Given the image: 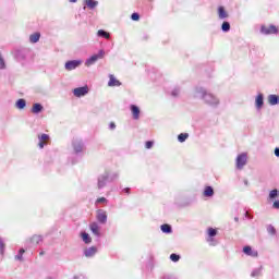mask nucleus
Returning a JSON list of instances; mask_svg holds the SVG:
<instances>
[{
  "instance_id": "f257e3e1",
  "label": "nucleus",
  "mask_w": 279,
  "mask_h": 279,
  "mask_svg": "<svg viewBox=\"0 0 279 279\" xmlns=\"http://www.w3.org/2000/svg\"><path fill=\"white\" fill-rule=\"evenodd\" d=\"M195 97L203 99L204 104L211 106L213 108H217V106H219V98L214 94L208 93L204 87L195 88Z\"/></svg>"
},
{
  "instance_id": "f03ea898",
  "label": "nucleus",
  "mask_w": 279,
  "mask_h": 279,
  "mask_svg": "<svg viewBox=\"0 0 279 279\" xmlns=\"http://www.w3.org/2000/svg\"><path fill=\"white\" fill-rule=\"evenodd\" d=\"M119 179V172H104L97 178V189L101 191V189H106L110 182H114V180Z\"/></svg>"
},
{
  "instance_id": "7ed1b4c3",
  "label": "nucleus",
  "mask_w": 279,
  "mask_h": 279,
  "mask_svg": "<svg viewBox=\"0 0 279 279\" xmlns=\"http://www.w3.org/2000/svg\"><path fill=\"white\" fill-rule=\"evenodd\" d=\"M12 56L20 64H26L32 56V50L29 48H16L13 50Z\"/></svg>"
},
{
  "instance_id": "20e7f679",
  "label": "nucleus",
  "mask_w": 279,
  "mask_h": 279,
  "mask_svg": "<svg viewBox=\"0 0 279 279\" xmlns=\"http://www.w3.org/2000/svg\"><path fill=\"white\" fill-rule=\"evenodd\" d=\"M72 149H73L74 156L82 158V156H84L86 146H84V142L82 140L75 138L72 141Z\"/></svg>"
},
{
  "instance_id": "39448f33",
  "label": "nucleus",
  "mask_w": 279,
  "mask_h": 279,
  "mask_svg": "<svg viewBox=\"0 0 279 279\" xmlns=\"http://www.w3.org/2000/svg\"><path fill=\"white\" fill-rule=\"evenodd\" d=\"M105 53L106 52L104 50H99L97 54H94L86 59L85 66H93V64H95L97 60H101V58H104Z\"/></svg>"
},
{
  "instance_id": "423d86ee",
  "label": "nucleus",
  "mask_w": 279,
  "mask_h": 279,
  "mask_svg": "<svg viewBox=\"0 0 279 279\" xmlns=\"http://www.w3.org/2000/svg\"><path fill=\"white\" fill-rule=\"evenodd\" d=\"M260 34H264V36H270L271 34H278V27L274 24H270L269 26L262 25Z\"/></svg>"
},
{
  "instance_id": "0eeeda50",
  "label": "nucleus",
  "mask_w": 279,
  "mask_h": 279,
  "mask_svg": "<svg viewBox=\"0 0 279 279\" xmlns=\"http://www.w3.org/2000/svg\"><path fill=\"white\" fill-rule=\"evenodd\" d=\"M236 169H243L247 165V154L242 153L236 157L235 160Z\"/></svg>"
},
{
  "instance_id": "6e6552de",
  "label": "nucleus",
  "mask_w": 279,
  "mask_h": 279,
  "mask_svg": "<svg viewBox=\"0 0 279 279\" xmlns=\"http://www.w3.org/2000/svg\"><path fill=\"white\" fill-rule=\"evenodd\" d=\"M82 65V60H70L65 62L64 69L65 71H75L78 66Z\"/></svg>"
},
{
  "instance_id": "1a4fd4ad",
  "label": "nucleus",
  "mask_w": 279,
  "mask_h": 279,
  "mask_svg": "<svg viewBox=\"0 0 279 279\" xmlns=\"http://www.w3.org/2000/svg\"><path fill=\"white\" fill-rule=\"evenodd\" d=\"M96 219L98 223H101V225L108 223V214L104 209H98L96 213Z\"/></svg>"
},
{
  "instance_id": "9d476101",
  "label": "nucleus",
  "mask_w": 279,
  "mask_h": 279,
  "mask_svg": "<svg viewBox=\"0 0 279 279\" xmlns=\"http://www.w3.org/2000/svg\"><path fill=\"white\" fill-rule=\"evenodd\" d=\"M97 246H89L83 251V256H85V258H94V256L97 255Z\"/></svg>"
},
{
  "instance_id": "9b49d317",
  "label": "nucleus",
  "mask_w": 279,
  "mask_h": 279,
  "mask_svg": "<svg viewBox=\"0 0 279 279\" xmlns=\"http://www.w3.org/2000/svg\"><path fill=\"white\" fill-rule=\"evenodd\" d=\"M88 93V86L77 87L73 89L74 97H86Z\"/></svg>"
},
{
  "instance_id": "f8f14e48",
  "label": "nucleus",
  "mask_w": 279,
  "mask_h": 279,
  "mask_svg": "<svg viewBox=\"0 0 279 279\" xmlns=\"http://www.w3.org/2000/svg\"><path fill=\"white\" fill-rule=\"evenodd\" d=\"M130 110L134 121H138V119H141V108H138L136 105H131Z\"/></svg>"
},
{
  "instance_id": "ddd939ff",
  "label": "nucleus",
  "mask_w": 279,
  "mask_h": 279,
  "mask_svg": "<svg viewBox=\"0 0 279 279\" xmlns=\"http://www.w3.org/2000/svg\"><path fill=\"white\" fill-rule=\"evenodd\" d=\"M265 106V96L263 94H258L255 98V107L257 110H262Z\"/></svg>"
},
{
  "instance_id": "4468645a",
  "label": "nucleus",
  "mask_w": 279,
  "mask_h": 279,
  "mask_svg": "<svg viewBox=\"0 0 279 279\" xmlns=\"http://www.w3.org/2000/svg\"><path fill=\"white\" fill-rule=\"evenodd\" d=\"M121 85H122L121 81L117 80V77H114V74H109L108 86L110 88H114V86L119 87Z\"/></svg>"
},
{
  "instance_id": "2eb2a0df",
  "label": "nucleus",
  "mask_w": 279,
  "mask_h": 279,
  "mask_svg": "<svg viewBox=\"0 0 279 279\" xmlns=\"http://www.w3.org/2000/svg\"><path fill=\"white\" fill-rule=\"evenodd\" d=\"M84 7L83 9L86 10V8H88V10H95V8H97V5H99V1L97 0H84Z\"/></svg>"
},
{
  "instance_id": "dca6fc26",
  "label": "nucleus",
  "mask_w": 279,
  "mask_h": 279,
  "mask_svg": "<svg viewBox=\"0 0 279 279\" xmlns=\"http://www.w3.org/2000/svg\"><path fill=\"white\" fill-rule=\"evenodd\" d=\"M89 229L93 232V235L97 236V239L101 236V231H99V225L97 222H92Z\"/></svg>"
},
{
  "instance_id": "f3484780",
  "label": "nucleus",
  "mask_w": 279,
  "mask_h": 279,
  "mask_svg": "<svg viewBox=\"0 0 279 279\" xmlns=\"http://www.w3.org/2000/svg\"><path fill=\"white\" fill-rule=\"evenodd\" d=\"M228 16H230L228 14V11H226L225 7H218V19L219 21H226V19H228Z\"/></svg>"
},
{
  "instance_id": "a211bd4d",
  "label": "nucleus",
  "mask_w": 279,
  "mask_h": 279,
  "mask_svg": "<svg viewBox=\"0 0 279 279\" xmlns=\"http://www.w3.org/2000/svg\"><path fill=\"white\" fill-rule=\"evenodd\" d=\"M43 110H45V107H43L40 102H36L33 105L31 112H33V114H40Z\"/></svg>"
},
{
  "instance_id": "6ab92c4d",
  "label": "nucleus",
  "mask_w": 279,
  "mask_h": 279,
  "mask_svg": "<svg viewBox=\"0 0 279 279\" xmlns=\"http://www.w3.org/2000/svg\"><path fill=\"white\" fill-rule=\"evenodd\" d=\"M81 239L85 245H90L93 243V238L86 231L81 232Z\"/></svg>"
},
{
  "instance_id": "aec40b11",
  "label": "nucleus",
  "mask_w": 279,
  "mask_h": 279,
  "mask_svg": "<svg viewBox=\"0 0 279 279\" xmlns=\"http://www.w3.org/2000/svg\"><path fill=\"white\" fill-rule=\"evenodd\" d=\"M243 252L246 254V256H252L253 258L258 256V251L252 250V246H244Z\"/></svg>"
},
{
  "instance_id": "412c9836",
  "label": "nucleus",
  "mask_w": 279,
  "mask_h": 279,
  "mask_svg": "<svg viewBox=\"0 0 279 279\" xmlns=\"http://www.w3.org/2000/svg\"><path fill=\"white\" fill-rule=\"evenodd\" d=\"M269 106H278L279 105V96L276 94H270L268 96Z\"/></svg>"
},
{
  "instance_id": "4be33fe9",
  "label": "nucleus",
  "mask_w": 279,
  "mask_h": 279,
  "mask_svg": "<svg viewBox=\"0 0 279 279\" xmlns=\"http://www.w3.org/2000/svg\"><path fill=\"white\" fill-rule=\"evenodd\" d=\"M203 195H204V197H214L215 189H213V186H210V185L205 186Z\"/></svg>"
},
{
  "instance_id": "5701e85b",
  "label": "nucleus",
  "mask_w": 279,
  "mask_h": 279,
  "mask_svg": "<svg viewBox=\"0 0 279 279\" xmlns=\"http://www.w3.org/2000/svg\"><path fill=\"white\" fill-rule=\"evenodd\" d=\"M160 230L163 232V234H171V232H173V228L168 223L161 225Z\"/></svg>"
},
{
  "instance_id": "b1692460",
  "label": "nucleus",
  "mask_w": 279,
  "mask_h": 279,
  "mask_svg": "<svg viewBox=\"0 0 279 279\" xmlns=\"http://www.w3.org/2000/svg\"><path fill=\"white\" fill-rule=\"evenodd\" d=\"M15 106L19 110H24V108L27 106V101L25 99L20 98L16 102Z\"/></svg>"
},
{
  "instance_id": "393cba45",
  "label": "nucleus",
  "mask_w": 279,
  "mask_h": 279,
  "mask_svg": "<svg viewBox=\"0 0 279 279\" xmlns=\"http://www.w3.org/2000/svg\"><path fill=\"white\" fill-rule=\"evenodd\" d=\"M31 242L33 245H40V243H43V235H33Z\"/></svg>"
},
{
  "instance_id": "a878e982",
  "label": "nucleus",
  "mask_w": 279,
  "mask_h": 279,
  "mask_svg": "<svg viewBox=\"0 0 279 279\" xmlns=\"http://www.w3.org/2000/svg\"><path fill=\"white\" fill-rule=\"evenodd\" d=\"M263 274V266H259L258 268H255L251 272V278H258Z\"/></svg>"
},
{
  "instance_id": "bb28decb",
  "label": "nucleus",
  "mask_w": 279,
  "mask_h": 279,
  "mask_svg": "<svg viewBox=\"0 0 279 279\" xmlns=\"http://www.w3.org/2000/svg\"><path fill=\"white\" fill-rule=\"evenodd\" d=\"M97 36H98V38H106V40H109V38H110V33H108V32H106V31H104V29H99V31L97 32Z\"/></svg>"
},
{
  "instance_id": "cd10ccee",
  "label": "nucleus",
  "mask_w": 279,
  "mask_h": 279,
  "mask_svg": "<svg viewBox=\"0 0 279 279\" xmlns=\"http://www.w3.org/2000/svg\"><path fill=\"white\" fill-rule=\"evenodd\" d=\"M40 40V33H34L29 36V43L36 44Z\"/></svg>"
},
{
  "instance_id": "c85d7f7f",
  "label": "nucleus",
  "mask_w": 279,
  "mask_h": 279,
  "mask_svg": "<svg viewBox=\"0 0 279 279\" xmlns=\"http://www.w3.org/2000/svg\"><path fill=\"white\" fill-rule=\"evenodd\" d=\"M5 69H8V64L5 63L3 54L0 52V71H5Z\"/></svg>"
},
{
  "instance_id": "c756f323",
  "label": "nucleus",
  "mask_w": 279,
  "mask_h": 279,
  "mask_svg": "<svg viewBox=\"0 0 279 279\" xmlns=\"http://www.w3.org/2000/svg\"><path fill=\"white\" fill-rule=\"evenodd\" d=\"M221 32H223L225 34H228V32H230V22L225 21L221 24Z\"/></svg>"
},
{
  "instance_id": "7c9ffc66",
  "label": "nucleus",
  "mask_w": 279,
  "mask_h": 279,
  "mask_svg": "<svg viewBox=\"0 0 279 279\" xmlns=\"http://www.w3.org/2000/svg\"><path fill=\"white\" fill-rule=\"evenodd\" d=\"M180 93H182V88L180 86H175L171 92V96L172 97H180Z\"/></svg>"
},
{
  "instance_id": "2f4dec72",
  "label": "nucleus",
  "mask_w": 279,
  "mask_h": 279,
  "mask_svg": "<svg viewBox=\"0 0 279 279\" xmlns=\"http://www.w3.org/2000/svg\"><path fill=\"white\" fill-rule=\"evenodd\" d=\"M269 199H271V201H274V199H276V197H279V191L278 190H272V191H270L269 192Z\"/></svg>"
},
{
  "instance_id": "473e14b6",
  "label": "nucleus",
  "mask_w": 279,
  "mask_h": 279,
  "mask_svg": "<svg viewBox=\"0 0 279 279\" xmlns=\"http://www.w3.org/2000/svg\"><path fill=\"white\" fill-rule=\"evenodd\" d=\"M189 138V133H181L178 135L179 143H184Z\"/></svg>"
},
{
  "instance_id": "72a5a7b5",
  "label": "nucleus",
  "mask_w": 279,
  "mask_h": 279,
  "mask_svg": "<svg viewBox=\"0 0 279 279\" xmlns=\"http://www.w3.org/2000/svg\"><path fill=\"white\" fill-rule=\"evenodd\" d=\"M23 254H25V248H20L19 253L15 255V260L23 262Z\"/></svg>"
},
{
  "instance_id": "f704fd0d",
  "label": "nucleus",
  "mask_w": 279,
  "mask_h": 279,
  "mask_svg": "<svg viewBox=\"0 0 279 279\" xmlns=\"http://www.w3.org/2000/svg\"><path fill=\"white\" fill-rule=\"evenodd\" d=\"M207 243L215 247V245H218V241L215 238H207Z\"/></svg>"
},
{
  "instance_id": "c9c22d12",
  "label": "nucleus",
  "mask_w": 279,
  "mask_h": 279,
  "mask_svg": "<svg viewBox=\"0 0 279 279\" xmlns=\"http://www.w3.org/2000/svg\"><path fill=\"white\" fill-rule=\"evenodd\" d=\"M207 232H208V238H215V235L217 234V229H215V228H209V229L207 230Z\"/></svg>"
},
{
  "instance_id": "e433bc0d",
  "label": "nucleus",
  "mask_w": 279,
  "mask_h": 279,
  "mask_svg": "<svg viewBox=\"0 0 279 279\" xmlns=\"http://www.w3.org/2000/svg\"><path fill=\"white\" fill-rule=\"evenodd\" d=\"M4 252H5V243H3V239L0 238V254H1V256H3Z\"/></svg>"
},
{
  "instance_id": "4c0bfd02",
  "label": "nucleus",
  "mask_w": 279,
  "mask_h": 279,
  "mask_svg": "<svg viewBox=\"0 0 279 279\" xmlns=\"http://www.w3.org/2000/svg\"><path fill=\"white\" fill-rule=\"evenodd\" d=\"M170 260H172V263H178L180 260V255L172 253L170 255Z\"/></svg>"
},
{
  "instance_id": "58836bf2",
  "label": "nucleus",
  "mask_w": 279,
  "mask_h": 279,
  "mask_svg": "<svg viewBox=\"0 0 279 279\" xmlns=\"http://www.w3.org/2000/svg\"><path fill=\"white\" fill-rule=\"evenodd\" d=\"M267 232H268V234L274 235V234H276V228L274 226L269 225L267 227Z\"/></svg>"
},
{
  "instance_id": "ea45409f",
  "label": "nucleus",
  "mask_w": 279,
  "mask_h": 279,
  "mask_svg": "<svg viewBox=\"0 0 279 279\" xmlns=\"http://www.w3.org/2000/svg\"><path fill=\"white\" fill-rule=\"evenodd\" d=\"M96 204H108V198L99 197L96 199Z\"/></svg>"
},
{
  "instance_id": "a19ab883",
  "label": "nucleus",
  "mask_w": 279,
  "mask_h": 279,
  "mask_svg": "<svg viewBox=\"0 0 279 279\" xmlns=\"http://www.w3.org/2000/svg\"><path fill=\"white\" fill-rule=\"evenodd\" d=\"M131 19H132V21H140L141 15L138 13H132Z\"/></svg>"
},
{
  "instance_id": "79ce46f5",
  "label": "nucleus",
  "mask_w": 279,
  "mask_h": 279,
  "mask_svg": "<svg viewBox=\"0 0 279 279\" xmlns=\"http://www.w3.org/2000/svg\"><path fill=\"white\" fill-rule=\"evenodd\" d=\"M39 141L44 142V141H49V135L48 134H41L40 136H38Z\"/></svg>"
},
{
  "instance_id": "37998d69",
  "label": "nucleus",
  "mask_w": 279,
  "mask_h": 279,
  "mask_svg": "<svg viewBox=\"0 0 279 279\" xmlns=\"http://www.w3.org/2000/svg\"><path fill=\"white\" fill-rule=\"evenodd\" d=\"M145 147H146V149H151L154 147V143L151 141H147L145 143Z\"/></svg>"
},
{
  "instance_id": "c03bdc74",
  "label": "nucleus",
  "mask_w": 279,
  "mask_h": 279,
  "mask_svg": "<svg viewBox=\"0 0 279 279\" xmlns=\"http://www.w3.org/2000/svg\"><path fill=\"white\" fill-rule=\"evenodd\" d=\"M272 208H275V210H279V199L274 202Z\"/></svg>"
},
{
  "instance_id": "a18cd8bd",
  "label": "nucleus",
  "mask_w": 279,
  "mask_h": 279,
  "mask_svg": "<svg viewBox=\"0 0 279 279\" xmlns=\"http://www.w3.org/2000/svg\"><path fill=\"white\" fill-rule=\"evenodd\" d=\"M109 130H117V124L114 122H110Z\"/></svg>"
},
{
  "instance_id": "49530a36",
  "label": "nucleus",
  "mask_w": 279,
  "mask_h": 279,
  "mask_svg": "<svg viewBox=\"0 0 279 279\" xmlns=\"http://www.w3.org/2000/svg\"><path fill=\"white\" fill-rule=\"evenodd\" d=\"M245 219H254V217L252 215H250V213L245 211L244 214Z\"/></svg>"
},
{
  "instance_id": "de8ad7c7",
  "label": "nucleus",
  "mask_w": 279,
  "mask_h": 279,
  "mask_svg": "<svg viewBox=\"0 0 279 279\" xmlns=\"http://www.w3.org/2000/svg\"><path fill=\"white\" fill-rule=\"evenodd\" d=\"M38 147H39V149H43V148L45 147V142L39 141V143H38Z\"/></svg>"
},
{
  "instance_id": "09e8293b",
  "label": "nucleus",
  "mask_w": 279,
  "mask_h": 279,
  "mask_svg": "<svg viewBox=\"0 0 279 279\" xmlns=\"http://www.w3.org/2000/svg\"><path fill=\"white\" fill-rule=\"evenodd\" d=\"M122 192L125 193L126 195H130V187L123 189Z\"/></svg>"
},
{
  "instance_id": "8fccbe9b",
  "label": "nucleus",
  "mask_w": 279,
  "mask_h": 279,
  "mask_svg": "<svg viewBox=\"0 0 279 279\" xmlns=\"http://www.w3.org/2000/svg\"><path fill=\"white\" fill-rule=\"evenodd\" d=\"M275 156H276L277 158H279V147H276V148H275Z\"/></svg>"
},
{
  "instance_id": "3c124183",
  "label": "nucleus",
  "mask_w": 279,
  "mask_h": 279,
  "mask_svg": "<svg viewBox=\"0 0 279 279\" xmlns=\"http://www.w3.org/2000/svg\"><path fill=\"white\" fill-rule=\"evenodd\" d=\"M70 3H77V0H70Z\"/></svg>"
},
{
  "instance_id": "603ef678",
  "label": "nucleus",
  "mask_w": 279,
  "mask_h": 279,
  "mask_svg": "<svg viewBox=\"0 0 279 279\" xmlns=\"http://www.w3.org/2000/svg\"><path fill=\"white\" fill-rule=\"evenodd\" d=\"M44 255H45V252L41 251V252L39 253V256H44Z\"/></svg>"
},
{
  "instance_id": "864d4df0",
  "label": "nucleus",
  "mask_w": 279,
  "mask_h": 279,
  "mask_svg": "<svg viewBox=\"0 0 279 279\" xmlns=\"http://www.w3.org/2000/svg\"><path fill=\"white\" fill-rule=\"evenodd\" d=\"M234 221L239 222V217H234Z\"/></svg>"
},
{
  "instance_id": "5fc2aeb1",
  "label": "nucleus",
  "mask_w": 279,
  "mask_h": 279,
  "mask_svg": "<svg viewBox=\"0 0 279 279\" xmlns=\"http://www.w3.org/2000/svg\"><path fill=\"white\" fill-rule=\"evenodd\" d=\"M244 184H245V186H247V184H248V183H247V180H244Z\"/></svg>"
}]
</instances>
